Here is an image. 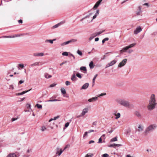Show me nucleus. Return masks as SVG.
I'll return each instance as SVG.
<instances>
[{
    "instance_id": "nucleus-13",
    "label": "nucleus",
    "mask_w": 157,
    "mask_h": 157,
    "mask_svg": "<svg viewBox=\"0 0 157 157\" xmlns=\"http://www.w3.org/2000/svg\"><path fill=\"white\" fill-rule=\"evenodd\" d=\"M141 9V7L140 6H139L138 7V10L136 12V13L137 15H140V13L142 12Z\"/></svg>"
},
{
    "instance_id": "nucleus-43",
    "label": "nucleus",
    "mask_w": 157,
    "mask_h": 157,
    "mask_svg": "<svg viewBox=\"0 0 157 157\" xmlns=\"http://www.w3.org/2000/svg\"><path fill=\"white\" fill-rule=\"evenodd\" d=\"M76 76L78 77V78H82V76L81 75L78 73H77L76 74Z\"/></svg>"
},
{
    "instance_id": "nucleus-8",
    "label": "nucleus",
    "mask_w": 157,
    "mask_h": 157,
    "mask_svg": "<svg viewBox=\"0 0 157 157\" xmlns=\"http://www.w3.org/2000/svg\"><path fill=\"white\" fill-rule=\"evenodd\" d=\"M56 154H58L59 156H60L63 153V151L61 149H60L59 147H58L56 148Z\"/></svg>"
},
{
    "instance_id": "nucleus-41",
    "label": "nucleus",
    "mask_w": 157,
    "mask_h": 157,
    "mask_svg": "<svg viewBox=\"0 0 157 157\" xmlns=\"http://www.w3.org/2000/svg\"><path fill=\"white\" fill-rule=\"evenodd\" d=\"M109 40V39L108 37L105 38H104L102 40V43H103V44L104 43V42H105V41H108Z\"/></svg>"
},
{
    "instance_id": "nucleus-19",
    "label": "nucleus",
    "mask_w": 157,
    "mask_h": 157,
    "mask_svg": "<svg viewBox=\"0 0 157 157\" xmlns=\"http://www.w3.org/2000/svg\"><path fill=\"white\" fill-rule=\"evenodd\" d=\"M71 80L73 81H75L77 79V78L75 76V73H73L72 76L71 78Z\"/></svg>"
},
{
    "instance_id": "nucleus-64",
    "label": "nucleus",
    "mask_w": 157,
    "mask_h": 157,
    "mask_svg": "<svg viewBox=\"0 0 157 157\" xmlns=\"http://www.w3.org/2000/svg\"><path fill=\"white\" fill-rule=\"evenodd\" d=\"M18 23L19 24L22 23V20H20L18 21Z\"/></svg>"
},
{
    "instance_id": "nucleus-56",
    "label": "nucleus",
    "mask_w": 157,
    "mask_h": 157,
    "mask_svg": "<svg viewBox=\"0 0 157 157\" xmlns=\"http://www.w3.org/2000/svg\"><path fill=\"white\" fill-rule=\"evenodd\" d=\"M56 85V84H51L50 86H49L50 87H52L55 86Z\"/></svg>"
},
{
    "instance_id": "nucleus-1",
    "label": "nucleus",
    "mask_w": 157,
    "mask_h": 157,
    "mask_svg": "<svg viewBox=\"0 0 157 157\" xmlns=\"http://www.w3.org/2000/svg\"><path fill=\"white\" fill-rule=\"evenodd\" d=\"M157 128V124L153 123L149 125L147 127L144 131V133L146 134L152 132Z\"/></svg>"
},
{
    "instance_id": "nucleus-16",
    "label": "nucleus",
    "mask_w": 157,
    "mask_h": 157,
    "mask_svg": "<svg viewBox=\"0 0 157 157\" xmlns=\"http://www.w3.org/2000/svg\"><path fill=\"white\" fill-rule=\"evenodd\" d=\"M129 49L128 46H127L123 48L120 51V52L122 53L123 52H126Z\"/></svg>"
},
{
    "instance_id": "nucleus-39",
    "label": "nucleus",
    "mask_w": 157,
    "mask_h": 157,
    "mask_svg": "<svg viewBox=\"0 0 157 157\" xmlns=\"http://www.w3.org/2000/svg\"><path fill=\"white\" fill-rule=\"evenodd\" d=\"M60 25V23L57 24L53 26V28H56L58 27Z\"/></svg>"
},
{
    "instance_id": "nucleus-44",
    "label": "nucleus",
    "mask_w": 157,
    "mask_h": 157,
    "mask_svg": "<svg viewBox=\"0 0 157 157\" xmlns=\"http://www.w3.org/2000/svg\"><path fill=\"white\" fill-rule=\"evenodd\" d=\"M69 124V122H67V123H66L65 124V128L64 127L63 128V129H65V128H66L68 126Z\"/></svg>"
},
{
    "instance_id": "nucleus-62",
    "label": "nucleus",
    "mask_w": 157,
    "mask_h": 157,
    "mask_svg": "<svg viewBox=\"0 0 157 157\" xmlns=\"http://www.w3.org/2000/svg\"><path fill=\"white\" fill-rule=\"evenodd\" d=\"M97 16V15H95H95H94L93 16V19H92L91 20V21H92V20L93 19H94Z\"/></svg>"
},
{
    "instance_id": "nucleus-50",
    "label": "nucleus",
    "mask_w": 157,
    "mask_h": 157,
    "mask_svg": "<svg viewBox=\"0 0 157 157\" xmlns=\"http://www.w3.org/2000/svg\"><path fill=\"white\" fill-rule=\"evenodd\" d=\"M9 89L13 90L14 89V87L12 85H10Z\"/></svg>"
},
{
    "instance_id": "nucleus-10",
    "label": "nucleus",
    "mask_w": 157,
    "mask_h": 157,
    "mask_svg": "<svg viewBox=\"0 0 157 157\" xmlns=\"http://www.w3.org/2000/svg\"><path fill=\"white\" fill-rule=\"evenodd\" d=\"M40 64V65H42L41 63L40 62H35L30 65V66L32 67H34L37 66H39Z\"/></svg>"
},
{
    "instance_id": "nucleus-2",
    "label": "nucleus",
    "mask_w": 157,
    "mask_h": 157,
    "mask_svg": "<svg viewBox=\"0 0 157 157\" xmlns=\"http://www.w3.org/2000/svg\"><path fill=\"white\" fill-rule=\"evenodd\" d=\"M117 101L121 105L125 107H128L130 105L129 101L124 99H118L117 100Z\"/></svg>"
},
{
    "instance_id": "nucleus-45",
    "label": "nucleus",
    "mask_w": 157,
    "mask_h": 157,
    "mask_svg": "<svg viewBox=\"0 0 157 157\" xmlns=\"http://www.w3.org/2000/svg\"><path fill=\"white\" fill-rule=\"evenodd\" d=\"M19 67H21L22 68H23L24 67V65L23 64H19L18 65V68L19 69H20L19 68Z\"/></svg>"
},
{
    "instance_id": "nucleus-40",
    "label": "nucleus",
    "mask_w": 157,
    "mask_h": 157,
    "mask_svg": "<svg viewBox=\"0 0 157 157\" xmlns=\"http://www.w3.org/2000/svg\"><path fill=\"white\" fill-rule=\"evenodd\" d=\"M36 107L38 109H42V105H41L39 104H36Z\"/></svg>"
},
{
    "instance_id": "nucleus-20",
    "label": "nucleus",
    "mask_w": 157,
    "mask_h": 157,
    "mask_svg": "<svg viewBox=\"0 0 157 157\" xmlns=\"http://www.w3.org/2000/svg\"><path fill=\"white\" fill-rule=\"evenodd\" d=\"M101 3V2L100 1H99V0H98L96 3L95 4L94 6L93 9H96V8H97L99 6V5Z\"/></svg>"
},
{
    "instance_id": "nucleus-63",
    "label": "nucleus",
    "mask_w": 157,
    "mask_h": 157,
    "mask_svg": "<svg viewBox=\"0 0 157 157\" xmlns=\"http://www.w3.org/2000/svg\"><path fill=\"white\" fill-rule=\"evenodd\" d=\"M94 140H92L90 141L89 142V144H91L92 143H94Z\"/></svg>"
},
{
    "instance_id": "nucleus-18",
    "label": "nucleus",
    "mask_w": 157,
    "mask_h": 157,
    "mask_svg": "<svg viewBox=\"0 0 157 157\" xmlns=\"http://www.w3.org/2000/svg\"><path fill=\"white\" fill-rule=\"evenodd\" d=\"M98 100V97H93L89 99L88 101L90 102H93Z\"/></svg>"
},
{
    "instance_id": "nucleus-24",
    "label": "nucleus",
    "mask_w": 157,
    "mask_h": 157,
    "mask_svg": "<svg viewBox=\"0 0 157 157\" xmlns=\"http://www.w3.org/2000/svg\"><path fill=\"white\" fill-rule=\"evenodd\" d=\"M104 30L101 31H100L98 32L95 33L94 34H93V35H94V36H97L98 35H99L102 33H103L104 32Z\"/></svg>"
},
{
    "instance_id": "nucleus-38",
    "label": "nucleus",
    "mask_w": 157,
    "mask_h": 157,
    "mask_svg": "<svg viewBox=\"0 0 157 157\" xmlns=\"http://www.w3.org/2000/svg\"><path fill=\"white\" fill-rule=\"evenodd\" d=\"M62 55L63 56H68V53L66 52H64L62 53Z\"/></svg>"
},
{
    "instance_id": "nucleus-55",
    "label": "nucleus",
    "mask_w": 157,
    "mask_h": 157,
    "mask_svg": "<svg viewBox=\"0 0 157 157\" xmlns=\"http://www.w3.org/2000/svg\"><path fill=\"white\" fill-rule=\"evenodd\" d=\"M97 121H95L93 122L92 123V125H96L97 124Z\"/></svg>"
},
{
    "instance_id": "nucleus-60",
    "label": "nucleus",
    "mask_w": 157,
    "mask_h": 157,
    "mask_svg": "<svg viewBox=\"0 0 157 157\" xmlns=\"http://www.w3.org/2000/svg\"><path fill=\"white\" fill-rule=\"evenodd\" d=\"M94 130L91 129V130H89L88 131V133H91V132H94Z\"/></svg>"
},
{
    "instance_id": "nucleus-31",
    "label": "nucleus",
    "mask_w": 157,
    "mask_h": 157,
    "mask_svg": "<svg viewBox=\"0 0 157 157\" xmlns=\"http://www.w3.org/2000/svg\"><path fill=\"white\" fill-rule=\"evenodd\" d=\"M55 40V39H53V40H45V42H49L50 43H51V44H53V42Z\"/></svg>"
},
{
    "instance_id": "nucleus-4",
    "label": "nucleus",
    "mask_w": 157,
    "mask_h": 157,
    "mask_svg": "<svg viewBox=\"0 0 157 157\" xmlns=\"http://www.w3.org/2000/svg\"><path fill=\"white\" fill-rule=\"evenodd\" d=\"M77 40L76 39H72L71 40H68L67 41L64 42L61 44V46H64L68 44L71 43H74L77 41Z\"/></svg>"
},
{
    "instance_id": "nucleus-59",
    "label": "nucleus",
    "mask_w": 157,
    "mask_h": 157,
    "mask_svg": "<svg viewBox=\"0 0 157 157\" xmlns=\"http://www.w3.org/2000/svg\"><path fill=\"white\" fill-rule=\"evenodd\" d=\"M89 17V16H86V17H85L84 18H82V19H81V21H83L84 19H85L86 18L88 17Z\"/></svg>"
},
{
    "instance_id": "nucleus-58",
    "label": "nucleus",
    "mask_w": 157,
    "mask_h": 157,
    "mask_svg": "<svg viewBox=\"0 0 157 157\" xmlns=\"http://www.w3.org/2000/svg\"><path fill=\"white\" fill-rule=\"evenodd\" d=\"M93 35L94 36H91V37H90L89 38V40H92V39H93L95 37V36H94V35Z\"/></svg>"
},
{
    "instance_id": "nucleus-53",
    "label": "nucleus",
    "mask_w": 157,
    "mask_h": 157,
    "mask_svg": "<svg viewBox=\"0 0 157 157\" xmlns=\"http://www.w3.org/2000/svg\"><path fill=\"white\" fill-rule=\"evenodd\" d=\"M88 132H85L83 135V137L84 138L85 136H87V134H88Z\"/></svg>"
},
{
    "instance_id": "nucleus-25",
    "label": "nucleus",
    "mask_w": 157,
    "mask_h": 157,
    "mask_svg": "<svg viewBox=\"0 0 157 157\" xmlns=\"http://www.w3.org/2000/svg\"><path fill=\"white\" fill-rule=\"evenodd\" d=\"M59 116H57L56 117H54L53 118H51V119H50L49 120L48 122H50L52 120H56L57 119L59 118Z\"/></svg>"
},
{
    "instance_id": "nucleus-34",
    "label": "nucleus",
    "mask_w": 157,
    "mask_h": 157,
    "mask_svg": "<svg viewBox=\"0 0 157 157\" xmlns=\"http://www.w3.org/2000/svg\"><path fill=\"white\" fill-rule=\"evenodd\" d=\"M115 116H116L115 119H117L120 117L121 114L120 113H118L115 115Z\"/></svg>"
},
{
    "instance_id": "nucleus-22",
    "label": "nucleus",
    "mask_w": 157,
    "mask_h": 157,
    "mask_svg": "<svg viewBox=\"0 0 157 157\" xmlns=\"http://www.w3.org/2000/svg\"><path fill=\"white\" fill-rule=\"evenodd\" d=\"M44 76L46 78L48 79L52 77V76L49 75L48 73H46L44 74Z\"/></svg>"
},
{
    "instance_id": "nucleus-33",
    "label": "nucleus",
    "mask_w": 157,
    "mask_h": 157,
    "mask_svg": "<svg viewBox=\"0 0 157 157\" xmlns=\"http://www.w3.org/2000/svg\"><path fill=\"white\" fill-rule=\"evenodd\" d=\"M136 43H134L133 44H131L129 46H128V48H129L134 47L136 45Z\"/></svg>"
},
{
    "instance_id": "nucleus-52",
    "label": "nucleus",
    "mask_w": 157,
    "mask_h": 157,
    "mask_svg": "<svg viewBox=\"0 0 157 157\" xmlns=\"http://www.w3.org/2000/svg\"><path fill=\"white\" fill-rule=\"evenodd\" d=\"M70 145L69 144H67V145L65 147H64V150H65V149H66V148H69L70 147Z\"/></svg>"
},
{
    "instance_id": "nucleus-54",
    "label": "nucleus",
    "mask_w": 157,
    "mask_h": 157,
    "mask_svg": "<svg viewBox=\"0 0 157 157\" xmlns=\"http://www.w3.org/2000/svg\"><path fill=\"white\" fill-rule=\"evenodd\" d=\"M102 142V139L101 138H100L98 140V143H101Z\"/></svg>"
},
{
    "instance_id": "nucleus-57",
    "label": "nucleus",
    "mask_w": 157,
    "mask_h": 157,
    "mask_svg": "<svg viewBox=\"0 0 157 157\" xmlns=\"http://www.w3.org/2000/svg\"><path fill=\"white\" fill-rule=\"evenodd\" d=\"M24 81H22V80H20L19 82V83H18V84H21L22 83H23V82H24Z\"/></svg>"
},
{
    "instance_id": "nucleus-35",
    "label": "nucleus",
    "mask_w": 157,
    "mask_h": 157,
    "mask_svg": "<svg viewBox=\"0 0 157 157\" xmlns=\"http://www.w3.org/2000/svg\"><path fill=\"white\" fill-rule=\"evenodd\" d=\"M80 70L86 71V67H80Z\"/></svg>"
},
{
    "instance_id": "nucleus-27",
    "label": "nucleus",
    "mask_w": 157,
    "mask_h": 157,
    "mask_svg": "<svg viewBox=\"0 0 157 157\" xmlns=\"http://www.w3.org/2000/svg\"><path fill=\"white\" fill-rule=\"evenodd\" d=\"M6 157H17V155L14 153H12L10 154Z\"/></svg>"
},
{
    "instance_id": "nucleus-42",
    "label": "nucleus",
    "mask_w": 157,
    "mask_h": 157,
    "mask_svg": "<svg viewBox=\"0 0 157 157\" xmlns=\"http://www.w3.org/2000/svg\"><path fill=\"white\" fill-rule=\"evenodd\" d=\"M77 53L80 56H82V52L79 50H77Z\"/></svg>"
},
{
    "instance_id": "nucleus-32",
    "label": "nucleus",
    "mask_w": 157,
    "mask_h": 157,
    "mask_svg": "<svg viewBox=\"0 0 157 157\" xmlns=\"http://www.w3.org/2000/svg\"><path fill=\"white\" fill-rule=\"evenodd\" d=\"M61 91L62 93L63 94H66V90L64 88H62L61 89Z\"/></svg>"
},
{
    "instance_id": "nucleus-21",
    "label": "nucleus",
    "mask_w": 157,
    "mask_h": 157,
    "mask_svg": "<svg viewBox=\"0 0 157 157\" xmlns=\"http://www.w3.org/2000/svg\"><path fill=\"white\" fill-rule=\"evenodd\" d=\"M138 131L139 132H142L144 129V126L143 125H139L138 127Z\"/></svg>"
},
{
    "instance_id": "nucleus-30",
    "label": "nucleus",
    "mask_w": 157,
    "mask_h": 157,
    "mask_svg": "<svg viewBox=\"0 0 157 157\" xmlns=\"http://www.w3.org/2000/svg\"><path fill=\"white\" fill-rule=\"evenodd\" d=\"M55 124L54 123H51L48 126L51 129H52L54 128V126Z\"/></svg>"
},
{
    "instance_id": "nucleus-17",
    "label": "nucleus",
    "mask_w": 157,
    "mask_h": 157,
    "mask_svg": "<svg viewBox=\"0 0 157 157\" xmlns=\"http://www.w3.org/2000/svg\"><path fill=\"white\" fill-rule=\"evenodd\" d=\"M31 89H30V90H27V91H23L21 93H17V94H16V95L17 96L21 95H23V94H25L28 92L30 91Z\"/></svg>"
},
{
    "instance_id": "nucleus-15",
    "label": "nucleus",
    "mask_w": 157,
    "mask_h": 157,
    "mask_svg": "<svg viewBox=\"0 0 157 157\" xmlns=\"http://www.w3.org/2000/svg\"><path fill=\"white\" fill-rule=\"evenodd\" d=\"M89 86V84L88 83H86L83 85L81 88V89H86Z\"/></svg>"
},
{
    "instance_id": "nucleus-6",
    "label": "nucleus",
    "mask_w": 157,
    "mask_h": 157,
    "mask_svg": "<svg viewBox=\"0 0 157 157\" xmlns=\"http://www.w3.org/2000/svg\"><path fill=\"white\" fill-rule=\"evenodd\" d=\"M127 59H123L119 64L118 67H121L123 66L126 63Z\"/></svg>"
},
{
    "instance_id": "nucleus-7",
    "label": "nucleus",
    "mask_w": 157,
    "mask_h": 157,
    "mask_svg": "<svg viewBox=\"0 0 157 157\" xmlns=\"http://www.w3.org/2000/svg\"><path fill=\"white\" fill-rule=\"evenodd\" d=\"M155 95L154 94H151V97L150 98V100H149V101L155 103Z\"/></svg>"
},
{
    "instance_id": "nucleus-3",
    "label": "nucleus",
    "mask_w": 157,
    "mask_h": 157,
    "mask_svg": "<svg viewBox=\"0 0 157 157\" xmlns=\"http://www.w3.org/2000/svg\"><path fill=\"white\" fill-rule=\"evenodd\" d=\"M155 103L149 101V104L147 106V108L149 110L151 111L155 108Z\"/></svg>"
},
{
    "instance_id": "nucleus-23",
    "label": "nucleus",
    "mask_w": 157,
    "mask_h": 157,
    "mask_svg": "<svg viewBox=\"0 0 157 157\" xmlns=\"http://www.w3.org/2000/svg\"><path fill=\"white\" fill-rule=\"evenodd\" d=\"M121 146V144H111L109 146V147H114L115 146H117V147H120Z\"/></svg>"
},
{
    "instance_id": "nucleus-28",
    "label": "nucleus",
    "mask_w": 157,
    "mask_h": 157,
    "mask_svg": "<svg viewBox=\"0 0 157 157\" xmlns=\"http://www.w3.org/2000/svg\"><path fill=\"white\" fill-rule=\"evenodd\" d=\"M47 129V128L44 125H43L41 126L40 130L42 132H44L45 130Z\"/></svg>"
},
{
    "instance_id": "nucleus-37",
    "label": "nucleus",
    "mask_w": 157,
    "mask_h": 157,
    "mask_svg": "<svg viewBox=\"0 0 157 157\" xmlns=\"http://www.w3.org/2000/svg\"><path fill=\"white\" fill-rule=\"evenodd\" d=\"M117 137H116L113 138L111 140V142H114L117 141Z\"/></svg>"
},
{
    "instance_id": "nucleus-5",
    "label": "nucleus",
    "mask_w": 157,
    "mask_h": 157,
    "mask_svg": "<svg viewBox=\"0 0 157 157\" xmlns=\"http://www.w3.org/2000/svg\"><path fill=\"white\" fill-rule=\"evenodd\" d=\"M23 35L22 34H15L13 36H4L1 37L2 38H12L19 37L21 36H23Z\"/></svg>"
},
{
    "instance_id": "nucleus-49",
    "label": "nucleus",
    "mask_w": 157,
    "mask_h": 157,
    "mask_svg": "<svg viewBox=\"0 0 157 157\" xmlns=\"http://www.w3.org/2000/svg\"><path fill=\"white\" fill-rule=\"evenodd\" d=\"M65 84L66 86H68L70 85V82L68 81H66L65 82Z\"/></svg>"
},
{
    "instance_id": "nucleus-29",
    "label": "nucleus",
    "mask_w": 157,
    "mask_h": 157,
    "mask_svg": "<svg viewBox=\"0 0 157 157\" xmlns=\"http://www.w3.org/2000/svg\"><path fill=\"white\" fill-rule=\"evenodd\" d=\"M135 114L138 117H141V114L139 111H136L135 112Z\"/></svg>"
},
{
    "instance_id": "nucleus-61",
    "label": "nucleus",
    "mask_w": 157,
    "mask_h": 157,
    "mask_svg": "<svg viewBox=\"0 0 157 157\" xmlns=\"http://www.w3.org/2000/svg\"><path fill=\"white\" fill-rule=\"evenodd\" d=\"M99 10H97L96 11V13L95 14V15L97 16L99 14Z\"/></svg>"
},
{
    "instance_id": "nucleus-36",
    "label": "nucleus",
    "mask_w": 157,
    "mask_h": 157,
    "mask_svg": "<svg viewBox=\"0 0 157 157\" xmlns=\"http://www.w3.org/2000/svg\"><path fill=\"white\" fill-rule=\"evenodd\" d=\"M97 76H98L97 74L95 75L92 81H93V85H94V84L95 79L97 77Z\"/></svg>"
},
{
    "instance_id": "nucleus-47",
    "label": "nucleus",
    "mask_w": 157,
    "mask_h": 157,
    "mask_svg": "<svg viewBox=\"0 0 157 157\" xmlns=\"http://www.w3.org/2000/svg\"><path fill=\"white\" fill-rule=\"evenodd\" d=\"M93 154H91L90 155H88L87 154L86 155L85 157H92L93 156Z\"/></svg>"
},
{
    "instance_id": "nucleus-11",
    "label": "nucleus",
    "mask_w": 157,
    "mask_h": 157,
    "mask_svg": "<svg viewBox=\"0 0 157 157\" xmlns=\"http://www.w3.org/2000/svg\"><path fill=\"white\" fill-rule=\"evenodd\" d=\"M142 30V29L140 27H138L136 28V30H135L134 32V33L135 34H136L140 32Z\"/></svg>"
},
{
    "instance_id": "nucleus-51",
    "label": "nucleus",
    "mask_w": 157,
    "mask_h": 157,
    "mask_svg": "<svg viewBox=\"0 0 157 157\" xmlns=\"http://www.w3.org/2000/svg\"><path fill=\"white\" fill-rule=\"evenodd\" d=\"M105 95H106V93H102L101 94L99 95L98 96V97L102 96Z\"/></svg>"
},
{
    "instance_id": "nucleus-14",
    "label": "nucleus",
    "mask_w": 157,
    "mask_h": 157,
    "mask_svg": "<svg viewBox=\"0 0 157 157\" xmlns=\"http://www.w3.org/2000/svg\"><path fill=\"white\" fill-rule=\"evenodd\" d=\"M88 109L87 108H86L83 109L81 113V116H84L86 113H88Z\"/></svg>"
},
{
    "instance_id": "nucleus-12",
    "label": "nucleus",
    "mask_w": 157,
    "mask_h": 157,
    "mask_svg": "<svg viewBox=\"0 0 157 157\" xmlns=\"http://www.w3.org/2000/svg\"><path fill=\"white\" fill-rule=\"evenodd\" d=\"M44 54L43 53L41 52V53H34L33 54V55L34 56H36V57H41L42 56H44Z\"/></svg>"
},
{
    "instance_id": "nucleus-26",
    "label": "nucleus",
    "mask_w": 157,
    "mask_h": 157,
    "mask_svg": "<svg viewBox=\"0 0 157 157\" xmlns=\"http://www.w3.org/2000/svg\"><path fill=\"white\" fill-rule=\"evenodd\" d=\"M89 65L90 69L93 68L94 67V65L93 62V61H91L90 62Z\"/></svg>"
},
{
    "instance_id": "nucleus-46",
    "label": "nucleus",
    "mask_w": 157,
    "mask_h": 157,
    "mask_svg": "<svg viewBox=\"0 0 157 157\" xmlns=\"http://www.w3.org/2000/svg\"><path fill=\"white\" fill-rule=\"evenodd\" d=\"M58 100L57 99H53V100H48L47 101L48 102H52V101H57Z\"/></svg>"
},
{
    "instance_id": "nucleus-48",
    "label": "nucleus",
    "mask_w": 157,
    "mask_h": 157,
    "mask_svg": "<svg viewBox=\"0 0 157 157\" xmlns=\"http://www.w3.org/2000/svg\"><path fill=\"white\" fill-rule=\"evenodd\" d=\"M109 155L108 154L105 153L102 155V157H108Z\"/></svg>"
},
{
    "instance_id": "nucleus-9",
    "label": "nucleus",
    "mask_w": 157,
    "mask_h": 157,
    "mask_svg": "<svg viewBox=\"0 0 157 157\" xmlns=\"http://www.w3.org/2000/svg\"><path fill=\"white\" fill-rule=\"evenodd\" d=\"M117 62V61L115 60H113L110 63H109L107 64L105 68H107L109 67L112 66L114 64Z\"/></svg>"
}]
</instances>
